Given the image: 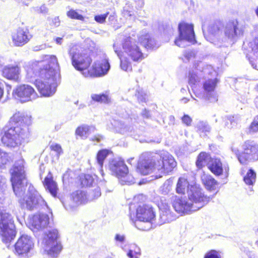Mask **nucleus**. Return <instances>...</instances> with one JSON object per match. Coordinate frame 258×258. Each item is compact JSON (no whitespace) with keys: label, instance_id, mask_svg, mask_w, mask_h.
I'll use <instances>...</instances> for the list:
<instances>
[{"label":"nucleus","instance_id":"obj_1","mask_svg":"<svg viewBox=\"0 0 258 258\" xmlns=\"http://www.w3.org/2000/svg\"><path fill=\"white\" fill-rule=\"evenodd\" d=\"M44 60L39 62L34 69L33 75L35 78L34 84L41 96L49 97L56 91L57 82L59 74L56 70L59 64L57 57L54 55H46Z\"/></svg>","mask_w":258,"mask_h":258},{"label":"nucleus","instance_id":"obj_2","mask_svg":"<svg viewBox=\"0 0 258 258\" xmlns=\"http://www.w3.org/2000/svg\"><path fill=\"white\" fill-rule=\"evenodd\" d=\"M177 163L174 157L170 155H164L157 161L150 152H144L139 156L136 166V172L141 175L154 174L161 177L172 172Z\"/></svg>","mask_w":258,"mask_h":258},{"label":"nucleus","instance_id":"obj_3","mask_svg":"<svg viewBox=\"0 0 258 258\" xmlns=\"http://www.w3.org/2000/svg\"><path fill=\"white\" fill-rule=\"evenodd\" d=\"M10 122L11 126L4 132L1 141L4 145L15 148L29 135L33 120L31 116L19 112L11 117Z\"/></svg>","mask_w":258,"mask_h":258},{"label":"nucleus","instance_id":"obj_4","mask_svg":"<svg viewBox=\"0 0 258 258\" xmlns=\"http://www.w3.org/2000/svg\"><path fill=\"white\" fill-rule=\"evenodd\" d=\"M25 164L24 160L21 159L17 161L10 169V181L14 192L17 196L25 192L28 184Z\"/></svg>","mask_w":258,"mask_h":258},{"label":"nucleus","instance_id":"obj_5","mask_svg":"<svg viewBox=\"0 0 258 258\" xmlns=\"http://www.w3.org/2000/svg\"><path fill=\"white\" fill-rule=\"evenodd\" d=\"M123 52L117 53L120 59V67L124 71L131 72L132 71V63L127 56L133 61L138 62L144 59L145 56L140 47L135 44L124 45L123 46Z\"/></svg>","mask_w":258,"mask_h":258},{"label":"nucleus","instance_id":"obj_6","mask_svg":"<svg viewBox=\"0 0 258 258\" xmlns=\"http://www.w3.org/2000/svg\"><path fill=\"white\" fill-rule=\"evenodd\" d=\"M16 231L11 215L0 211V235L2 241L9 243L15 238Z\"/></svg>","mask_w":258,"mask_h":258},{"label":"nucleus","instance_id":"obj_7","mask_svg":"<svg viewBox=\"0 0 258 258\" xmlns=\"http://www.w3.org/2000/svg\"><path fill=\"white\" fill-rule=\"evenodd\" d=\"M242 151L237 154V157L242 164H246L250 160H258V144L251 140H246L241 145Z\"/></svg>","mask_w":258,"mask_h":258},{"label":"nucleus","instance_id":"obj_8","mask_svg":"<svg viewBox=\"0 0 258 258\" xmlns=\"http://www.w3.org/2000/svg\"><path fill=\"white\" fill-rule=\"evenodd\" d=\"M72 64L73 67L86 77H88L89 73L92 59L90 54L84 51L78 54H71Z\"/></svg>","mask_w":258,"mask_h":258},{"label":"nucleus","instance_id":"obj_9","mask_svg":"<svg viewBox=\"0 0 258 258\" xmlns=\"http://www.w3.org/2000/svg\"><path fill=\"white\" fill-rule=\"evenodd\" d=\"M178 36L175 40V44L178 46H181L183 40L191 42L192 44L196 43L195 34L194 29V25L185 22H181L178 24Z\"/></svg>","mask_w":258,"mask_h":258},{"label":"nucleus","instance_id":"obj_10","mask_svg":"<svg viewBox=\"0 0 258 258\" xmlns=\"http://www.w3.org/2000/svg\"><path fill=\"white\" fill-rule=\"evenodd\" d=\"M13 95L21 102L31 101L38 96L34 87L27 84H22L17 86L13 91Z\"/></svg>","mask_w":258,"mask_h":258},{"label":"nucleus","instance_id":"obj_11","mask_svg":"<svg viewBox=\"0 0 258 258\" xmlns=\"http://www.w3.org/2000/svg\"><path fill=\"white\" fill-rule=\"evenodd\" d=\"M21 206H25L27 209L32 210L46 206L47 203L41 195L36 190L29 192L28 196L20 201Z\"/></svg>","mask_w":258,"mask_h":258},{"label":"nucleus","instance_id":"obj_12","mask_svg":"<svg viewBox=\"0 0 258 258\" xmlns=\"http://www.w3.org/2000/svg\"><path fill=\"white\" fill-rule=\"evenodd\" d=\"M21 69L18 64H10L4 66L1 70V75L5 79L19 83L21 80Z\"/></svg>","mask_w":258,"mask_h":258},{"label":"nucleus","instance_id":"obj_13","mask_svg":"<svg viewBox=\"0 0 258 258\" xmlns=\"http://www.w3.org/2000/svg\"><path fill=\"white\" fill-rule=\"evenodd\" d=\"M213 198V196H208L200 190H196L192 192L189 199L193 204V210L196 211L208 204Z\"/></svg>","mask_w":258,"mask_h":258},{"label":"nucleus","instance_id":"obj_14","mask_svg":"<svg viewBox=\"0 0 258 258\" xmlns=\"http://www.w3.org/2000/svg\"><path fill=\"white\" fill-rule=\"evenodd\" d=\"M155 218V213L153 208L147 204L139 205L136 209V218L145 223H151Z\"/></svg>","mask_w":258,"mask_h":258},{"label":"nucleus","instance_id":"obj_15","mask_svg":"<svg viewBox=\"0 0 258 258\" xmlns=\"http://www.w3.org/2000/svg\"><path fill=\"white\" fill-rule=\"evenodd\" d=\"M32 37L26 27H19L12 35V39L15 46H22L28 43Z\"/></svg>","mask_w":258,"mask_h":258},{"label":"nucleus","instance_id":"obj_16","mask_svg":"<svg viewBox=\"0 0 258 258\" xmlns=\"http://www.w3.org/2000/svg\"><path fill=\"white\" fill-rule=\"evenodd\" d=\"M33 242L27 235H22L14 245V252L17 255L26 254L32 248Z\"/></svg>","mask_w":258,"mask_h":258},{"label":"nucleus","instance_id":"obj_17","mask_svg":"<svg viewBox=\"0 0 258 258\" xmlns=\"http://www.w3.org/2000/svg\"><path fill=\"white\" fill-rule=\"evenodd\" d=\"M110 69V64L106 59L95 61L90 68L88 77H99L107 74Z\"/></svg>","mask_w":258,"mask_h":258},{"label":"nucleus","instance_id":"obj_18","mask_svg":"<svg viewBox=\"0 0 258 258\" xmlns=\"http://www.w3.org/2000/svg\"><path fill=\"white\" fill-rule=\"evenodd\" d=\"M171 204L174 210L179 214L185 215L194 211L193 204L181 197L175 196Z\"/></svg>","mask_w":258,"mask_h":258},{"label":"nucleus","instance_id":"obj_19","mask_svg":"<svg viewBox=\"0 0 258 258\" xmlns=\"http://www.w3.org/2000/svg\"><path fill=\"white\" fill-rule=\"evenodd\" d=\"M210 161V163L208 166V168L215 176H221L224 172L228 173L229 170L228 166L223 167V163L220 158H214Z\"/></svg>","mask_w":258,"mask_h":258},{"label":"nucleus","instance_id":"obj_20","mask_svg":"<svg viewBox=\"0 0 258 258\" xmlns=\"http://www.w3.org/2000/svg\"><path fill=\"white\" fill-rule=\"evenodd\" d=\"M223 24L220 21H216L209 24L205 29H203V33L205 38L211 42H213L220 31Z\"/></svg>","mask_w":258,"mask_h":258},{"label":"nucleus","instance_id":"obj_21","mask_svg":"<svg viewBox=\"0 0 258 258\" xmlns=\"http://www.w3.org/2000/svg\"><path fill=\"white\" fill-rule=\"evenodd\" d=\"M218 79L217 78L209 79L205 80L203 83V89L204 91L207 93L204 98L207 101H211L213 99L214 101H217V99L213 93L216 87Z\"/></svg>","mask_w":258,"mask_h":258},{"label":"nucleus","instance_id":"obj_22","mask_svg":"<svg viewBox=\"0 0 258 258\" xmlns=\"http://www.w3.org/2000/svg\"><path fill=\"white\" fill-rule=\"evenodd\" d=\"M112 174L118 178L125 177L128 173V169L123 161H117L111 164L110 167Z\"/></svg>","mask_w":258,"mask_h":258},{"label":"nucleus","instance_id":"obj_23","mask_svg":"<svg viewBox=\"0 0 258 258\" xmlns=\"http://www.w3.org/2000/svg\"><path fill=\"white\" fill-rule=\"evenodd\" d=\"M42 183L46 190H47L53 197H56L58 188L56 182L53 180L51 172H48Z\"/></svg>","mask_w":258,"mask_h":258},{"label":"nucleus","instance_id":"obj_24","mask_svg":"<svg viewBox=\"0 0 258 258\" xmlns=\"http://www.w3.org/2000/svg\"><path fill=\"white\" fill-rule=\"evenodd\" d=\"M239 23L237 20H232L229 21L225 28L224 34L228 39L235 38L237 35Z\"/></svg>","mask_w":258,"mask_h":258},{"label":"nucleus","instance_id":"obj_25","mask_svg":"<svg viewBox=\"0 0 258 258\" xmlns=\"http://www.w3.org/2000/svg\"><path fill=\"white\" fill-rule=\"evenodd\" d=\"M158 206L161 210L160 217L164 222H169L174 219V216L167 203H158Z\"/></svg>","mask_w":258,"mask_h":258},{"label":"nucleus","instance_id":"obj_26","mask_svg":"<svg viewBox=\"0 0 258 258\" xmlns=\"http://www.w3.org/2000/svg\"><path fill=\"white\" fill-rule=\"evenodd\" d=\"M70 199L76 206L85 204L88 201L86 193L79 190L73 192L70 195Z\"/></svg>","mask_w":258,"mask_h":258},{"label":"nucleus","instance_id":"obj_27","mask_svg":"<svg viewBox=\"0 0 258 258\" xmlns=\"http://www.w3.org/2000/svg\"><path fill=\"white\" fill-rule=\"evenodd\" d=\"M210 154L205 151L201 152L197 156L195 164L198 170L202 169L205 166L207 162L211 160Z\"/></svg>","mask_w":258,"mask_h":258},{"label":"nucleus","instance_id":"obj_28","mask_svg":"<svg viewBox=\"0 0 258 258\" xmlns=\"http://www.w3.org/2000/svg\"><path fill=\"white\" fill-rule=\"evenodd\" d=\"M189 186V183L187 179L183 177H180L177 182L175 190L179 195H184L185 191Z\"/></svg>","mask_w":258,"mask_h":258},{"label":"nucleus","instance_id":"obj_29","mask_svg":"<svg viewBox=\"0 0 258 258\" xmlns=\"http://www.w3.org/2000/svg\"><path fill=\"white\" fill-rule=\"evenodd\" d=\"M202 182L209 190H215L218 184L217 181L211 175H207L202 178Z\"/></svg>","mask_w":258,"mask_h":258},{"label":"nucleus","instance_id":"obj_30","mask_svg":"<svg viewBox=\"0 0 258 258\" xmlns=\"http://www.w3.org/2000/svg\"><path fill=\"white\" fill-rule=\"evenodd\" d=\"M58 231L56 229H53L45 233L44 237L46 246H49L53 243L58 242Z\"/></svg>","mask_w":258,"mask_h":258},{"label":"nucleus","instance_id":"obj_31","mask_svg":"<svg viewBox=\"0 0 258 258\" xmlns=\"http://www.w3.org/2000/svg\"><path fill=\"white\" fill-rule=\"evenodd\" d=\"M12 162V159L9 153L0 149V169H6Z\"/></svg>","mask_w":258,"mask_h":258},{"label":"nucleus","instance_id":"obj_32","mask_svg":"<svg viewBox=\"0 0 258 258\" xmlns=\"http://www.w3.org/2000/svg\"><path fill=\"white\" fill-rule=\"evenodd\" d=\"M111 153H112V152L107 149H101L97 152L96 158L97 163L101 167H103L104 160Z\"/></svg>","mask_w":258,"mask_h":258},{"label":"nucleus","instance_id":"obj_33","mask_svg":"<svg viewBox=\"0 0 258 258\" xmlns=\"http://www.w3.org/2000/svg\"><path fill=\"white\" fill-rule=\"evenodd\" d=\"M91 99L94 102L100 103L108 104L111 102V99L109 95L104 93L93 94L91 96Z\"/></svg>","mask_w":258,"mask_h":258},{"label":"nucleus","instance_id":"obj_34","mask_svg":"<svg viewBox=\"0 0 258 258\" xmlns=\"http://www.w3.org/2000/svg\"><path fill=\"white\" fill-rule=\"evenodd\" d=\"M256 180V173L252 169H249L243 177V181L248 185H253Z\"/></svg>","mask_w":258,"mask_h":258},{"label":"nucleus","instance_id":"obj_35","mask_svg":"<svg viewBox=\"0 0 258 258\" xmlns=\"http://www.w3.org/2000/svg\"><path fill=\"white\" fill-rule=\"evenodd\" d=\"M140 41L147 49H153L156 47L154 40L147 35L141 37Z\"/></svg>","mask_w":258,"mask_h":258},{"label":"nucleus","instance_id":"obj_36","mask_svg":"<svg viewBox=\"0 0 258 258\" xmlns=\"http://www.w3.org/2000/svg\"><path fill=\"white\" fill-rule=\"evenodd\" d=\"M49 249L48 254L52 256H56L61 251L62 246L60 242H55L49 246H46Z\"/></svg>","mask_w":258,"mask_h":258},{"label":"nucleus","instance_id":"obj_37","mask_svg":"<svg viewBox=\"0 0 258 258\" xmlns=\"http://www.w3.org/2000/svg\"><path fill=\"white\" fill-rule=\"evenodd\" d=\"M197 132L200 135H206L210 132L211 128L210 126L204 121H200L196 126Z\"/></svg>","mask_w":258,"mask_h":258},{"label":"nucleus","instance_id":"obj_38","mask_svg":"<svg viewBox=\"0 0 258 258\" xmlns=\"http://www.w3.org/2000/svg\"><path fill=\"white\" fill-rule=\"evenodd\" d=\"M141 254V250L139 246L136 244L131 245L127 253L130 258H138Z\"/></svg>","mask_w":258,"mask_h":258},{"label":"nucleus","instance_id":"obj_39","mask_svg":"<svg viewBox=\"0 0 258 258\" xmlns=\"http://www.w3.org/2000/svg\"><path fill=\"white\" fill-rule=\"evenodd\" d=\"M67 16L71 19L80 20L84 21L85 17L81 14H79L76 10L71 9L67 12Z\"/></svg>","mask_w":258,"mask_h":258},{"label":"nucleus","instance_id":"obj_40","mask_svg":"<svg viewBox=\"0 0 258 258\" xmlns=\"http://www.w3.org/2000/svg\"><path fill=\"white\" fill-rule=\"evenodd\" d=\"M90 131V126L87 125H82L78 126L75 132L76 135L83 137L86 136Z\"/></svg>","mask_w":258,"mask_h":258},{"label":"nucleus","instance_id":"obj_41","mask_svg":"<svg viewBox=\"0 0 258 258\" xmlns=\"http://www.w3.org/2000/svg\"><path fill=\"white\" fill-rule=\"evenodd\" d=\"M249 134L258 132V114L255 116L248 128Z\"/></svg>","mask_w":258,"mask_h":258},{"label":"nucleus","instance_id":"obj_42","mask_svg":"<svg viewBox=\"0 0 258 258\" xmlns=\"http://www.w3.org/2000/svg\"><path fill=\"white\" fill-rule=\"evenodd\" d=\"M40 220V214L34 215L30 220L29 223L34 228L38 230L40 229H41Z\"/></svg>","mask_w":258,"mask_h":258},{"label":"nucleus","instance_id":"obj_43","mask_svg":"<svg viewBox=\"0 0 258 258\" xmlns=\"http://www.w3.org/2000/svg\"><path fill=\"white\" fill-rule=\"evenodd\" d=\"M200 82L198 75L192 72H189L188 74V83L191 87L196 86Z\"/></svg>","mask_w":258,"mask_h":258},{"label":"nucleus","instance_id":"obj_44","mask_svg":"<svg viewBox=\"0 0 258 258\" xmlns=\"http://www.w3.org/2000/svg\"><path fill=\"white\" fill-rule=\"evenodd\" d=\"M79 180L80 184L82 187L89 186L91 184L92 179L91 177L88 175H84L80 177Z\"/></svg>","mask_w":258,"mask_h":258},{"label":"nucleus","instance_id":"obj_45","mask_svg":"<svg viewBox=\"0 0 258 258\" xmlns=\"http://www.w3.org/2000/svg\"><path fill=\"white\" fill-rule=\"evenodd\" d=\"M204 258H221L219 251L212 249L206 252Z\"/></svg>","mask_w":258,"mask_h":258},{"label":"nucleus","instance_id":"obj_46","mask_svg":"<svg viewBox=\"0 0 258 258\" xmlns=\"http://www.w3.org/2000/svg\"><path fill=\"white\" fill-rule=\"evenodd\" d=\"M40 223L41 225V229L47 227L49 223V218L46 214H40Z\"/></svg>","mask_w":258,"mask_h":258},{"label":"nucleus","instance_id":"obj_47","mask_svg":"<svg viewBox=\"0 0 258 258\" xmlns=\"http://www.w3.org/2000/svg\"><path fill=\"white\" fill-rule=\"evenodd\" d=\"M49 148L51 151L56 152L57 156H59L63 153L62 149L58 144H52Z\"/></svg>","mask_w":258,"mask_h":258},{"label":"nucleus","instance_id":"obj_48","mask_svg":"<svg viewBox=\"0 0 258 258\" xmlns=\"http://www.w3.org/2000/svg\"><path fill=\"white\" fill-rule=\"evenodd\" d=\"M109 14V12H106L103 15H96L94 17V20L98 23L102 24L105 22L106 19Z\"/></svg>","mask_w":258,"mask_h":258},{"label":"nucleus","instance_id":"obj_49","mask_svg":"<svg viewBox=\"0 0 258 258\" xmlns=\"http://www.w3.org/2000/svg\"><path fill=\"white\" fill-rule=\"evenodd\" d=\"M104 138V136L103 135L97 134L91 137L90 139V141L95 143V144H97L101 142Z\"/></svg>","mask_w":258,"mask_h":258},{"label":"nucleus","instance_id":"obj_50","mask_svg":"<svg viewBox=\"0 0 258 258\" xmlns=\"http://www.w3.org/2000/svg\"><path fill=\"white\" fill-rule=\"evenodd\" d=\"M181 120L182 122L186 126H190L191 124L192 119L188 115H184L182 117Z\"/></svg>","mask_w":258,"mask_h":258},{"label":"nucleus","instance_id":"obj_51","mask_svg":"<svg viewBox=\"0 0 258 258\" xmlns=\"http://www.w3.org/2000/svg\"><path fill=\"white\" fill-rule=\"evenodd\" d=\"M60 23V21L59 17L57 16L53 18H52L50 22V25L51 27H56L59 26Z\"/></svg>","mask_w":258,"mask_h":258},{"label":"nucleus","instance_id":"obj_52","mask_svg":"<svg viewBox=\"0 0 258 258\" xmlns=\"http://www.w3.org/2000/svg\"><path fill=\"white\" fill-rule=\"evenodd\" d=\"M252 50L255 52H258V37H255L253 41Z\"/></svg>","mask_w":258,"mask_h":258},{"label":"nucleus","instance_id":"obj_53","mask_svg":"<svg viewBox=\"0 0 258 258\" xmlns=\"http://www.w3.org/2000/svg\"><path fill=\"white\" fill-rule=\"evenodd\" d=\"M125 237L123 235H120L119 234H116L115 236V239L116 241H117L120 242H122L124 241Z\"/></svg>","mask_w":258,"mask_h":258},{"label":"nucleus","instance_id":"obj_54","mask_svg":"<svg viewBox=\"0 0 258 258\" xmlns=\"http://www.w3.org/2000/svg\"><path fill=\"white\" fill-rule=\"evenodd\" d=\"M142 115L144 118H149L150 117V114L149 111L146 109H144L142 111Z\"/></svg>","mask_w":258,"mask_h":258},{"label":"nucleus","instance_id":"obj_55","mask_svg":"<svg viewBox=\"0 0 258 258\" xmlns=\"http://www.w3.org/2000/svg\"><path fill=\"white\" fill-rule=\"evenodd\" d=\"M4 94V88L3 85L1 82H0V100L3 98Z\"/></svg>","mask_w":258,"mask_h":258},{"label":"nucleus","instance_id":"obj_56","mask_svg":"<svg viewBox=\"0 0 258 258\" xmlns=\"http://www.w3.org/2000/svg\"><path fill=\"white\" fill-rule=\"evenodd\" d=\"M62 38L58 37L55 38V41L57 44L61 45L62 43Z\"/></svg>","mask_w":258,"mask_h":258},{"label":"nucleus","instance_id":"obj_57","mask_svg":"<svg viewBox=\"0 0 258 258\" xmlns=\"http://www.w3.org/2000/svg\"><path fill=\"white\" fill-rule=\"evenodd\" d=\"M40 13H45L47 12V9L45 7H41L39 9Z\"/></svg>","mask_w":258,"mask_h":258},{"label":"nucleus","instance_id":"obj_58","mask_svg":"<svg viewBox=\"0 0 258 258\" xmlns=\"http://www.w3.org/2000/svg\"><path fill=\"white\" fill-rule=\"evenodd\" d=\"M198 66H199V63L198 62H196V63L193 64V67H194V68L195 69H197Z\"/></svg>","mask_w":258,"mask_h":258},{"label":"nucleus","instance_id":"obj_59","mask_svg":"<svg viewBox=\"0 0 258 258\" xmlns=\"http://www.w3.org/2000/svg\"><path fill=\"white\" fill-rule=\"evenodd\" d=\"M191 54H188V53H185L184 54V56L185 57H187L188 59L189 58V56H191Z\"/></svg>","mask_w":258,"mask_h":258},{"label":"nucleus","instance_id":"obj_60","mask_svg":"<svg viewBox=\"0 0 258 258\" xmlns=\"http://www.w3.org/2000/svg\"><path fill=\"white\" fill-rule=\"evenodd\" d=\"M134 159V157H133V158H131L128 159L127 160V162H128V163L131 164H132V163H131V161H132V160H133Z\"/></svg>","mask_w":258,"mask_h":258},{"label":"nucleus","instance_id":"obj_61","mask_svg":"<svg viewBox=\"0 0 258 258\" xmlns=\"http://www.w3.org/2000/svg\"><path fill=\"white\" fill-rule=\"evenodd\" d=\"M255 12L256 16L258 17V7L256 8V9H255Z\"/></svg>","mask_w":258,"mask_h":258},{"label":"nucleus","instance_id":"obj_62","mask_svg":"<svg viewBox=\"0 0 258 258\" xmlns=\"http://www.w3.org/2000/svg\"><path fill=\"white\" fill-rule=\"evenodd\" d=\"M255 89H256V91L258 92V85H256V86L255 87Z\"/></svg>","mask_w":258,"mask_h":258},{"label":"nucleus","instance_id":"obj_63","mask_svg":"<svg viewBox=\"0 0 258 258\" xmlns=\"http://www.w3.org/2000/svg\"><path fill=\"white\" fill-rule=\"evenodd\" d=\"M229 120L230 122L231 123H232V122H233V121H234V120H232V119H229Z\"/></svg>","mask_w":258,"mask_h":258},{"label":"nucleus","instance_id":"obj_64","mask_svg":"<svg viewBox=\"0 0 258 258\" xmlns=\"http://www.w3.org/2000/svg\"><path fill=\"white\" fill-rule=\"evenodd\" d=\"M113 16H110L109 17V19H110L111 17H112Z\"/></svg>","mask_w":258,"mask_h":258}]
</instances>
